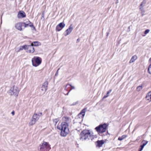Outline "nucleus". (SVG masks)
<instances>
[{"label": "nucleus", "mask_w": 151, "mask_h": 151, "mask_svg": "<svg viewBox=\"0 0 151 151\" xmlns=\"http://www.w3.org/2000/svg\"><path fill=\"white\" fill-rule=\"evenodd\" d=\"M149 61H151V58H150L149 59Z\"/></svg>", "instance_id": "obj_39"}, {"label": "nucleus", "mask_w": 151, "mask_h": 151, "mask_svg": "<svg viewBox=\"0 0 151 151\" xmlns=\"http://www.w3.org/2000/svg\"><path fill=\"white\" fill-rule=\"evenodd\" d=\"M117 2H116V4H117V3H118V0H117Z\"/></svg>", "instance_id": "obj_41"}, {"label": "nucleus", "mask_w": 151, "mask_h": 151, "mask_svg": "<svg viewBox=\"0 0 151 151\" xmlns=\"http://www.w3.org/2000/svg\"><path fill=\"white\" fill-rule=\"evenodd\" d=\"M143 148H144L142 146L140 145V148H139V150L140 151H142V150L143 149Z\"/></svg>", "instance_id": "obj_30"}, {"label": "nucleus", "mask_w": 151, "mask_h": 151, "mask_svg": "<svg viewBox=\"0 0 151 151\" xmlns=\"http://www.w3.org/2000/svg\"><path fill=\"white\" fill-rule=\"evenodd\" d=\"M50 149V145L48 143L44 141L42 145H40L38 148L39 151H49Z\"/></svg>", "instance_id": "obj_4"}, {"label": "nucleus", "mask_w": 151, "mask_h": 151, "mask_svg": "<svg viewBox=\"0 0 151 151\" xmlns=\"http://www.w3.org/2000/svg\"><path fill=\"white\" fill-rule=\"evenodd\" d=\"M127 137V136L126 135H123L121 137H119L118 138V140L120 141L122 140L123 139Z\"/></svg>", "instance_id": "obj_22"}, {"label": "nucleus", "mask_w": 151, "mask_h": 151, "mask_svg": "<svg viewBox=\"0 0 151 151\" xmlns=\"http://www.w3.org/2000/svg\"><path fill=\"white\" fill-rule=\"evenodd\" d=\"M70 86V89L68 91V92L66 94H65V95H68L69 94V93L70 92V91L71 90H72V89H75V87L74 86H72L71 84H68L66 86L65 88V90H66V87L67 86Z\"/></svg>", "instance_id": "obj_17"}, {"label": "nucleus", "mask_w": 151, "mask_h": 151, "mask_svg": "<svg viewBox=\"0 0 151 151\" xmlns=\"http://www.w3.org/2000/svg\"><path fill=\"white\" fill-rule=\"evenodd\" d=\"M42 115V113L41 112L35 113L33 116L32 121L29 123V125L32 126L35 124Z\"/></svg>", "instance_id": "obj_6"}, {"label": "nucleus", "mask_w": 151, "mask_h": 151, "mask_svg": "<svg viewBox=\"0 0 151 151\" xmlns=\"http://www.w3.org/2000/svg\"><path fill=\"white\" fill-rule=\"evenodd\" d=\"M23 26L22 22H18L15 25V27L16 29L19 31L22 30V27Z\"/></svg>", "instance_id": "obj_11"}, {"label": "nucleus", "mask_w": 151, "mask_h": 151, "mask_svg": "<svg viewBox=\"0 0 151 151\" xmlns=\"http://www.w3.org/2000/svg\"><path fill=\"white\" fill-rule=\"evenodd\" d=\"M148 141L146 140H143L142 141L141 143L142 144V145H141V146H142V147H144L148 143Z\"/></svg>", "instance_id": "obj_20"}, {"label": "nucleus", "mask_w": 151, "mask_h": 151, "mask_svg": "<svg viewBox=\"0 0 151 151\" xmlns=\"http://www.w3.org/2000/svg\"><path fill=\"white\" fill-rule=\"evenodd\" d=\"M66 119H67V120L69 119V118H68H68H67V119L66 118Z\"/></svg>", "instance_id": "obj_42"}, {"label": "nucleus", "mask_w": 151, "mask_h": 151, "mask_svg": "<svg viewBox=\"0 0 151 151\" xmlns=\"http://www.w3.org/2000/svg\"><path fill=\"white\" fill-rule=\"evenodd\" d=\"M150 30L149 29H146L144 32V34L145 35L147 34L150 32Z\"/></svg>", "instance_id": "obj_29"}, {"label": "nucleus", "mask_w": 151, "mask_h": 151, "mask_svg": "<svg viewBox=\"0 0 151 151\" xmlns=\"http://www.w3.org/2000/svg\"><path fill=\"white\" fill-rule=\"evenodd\" d=\"M57 128L61 130L60 135L61 136H66L69 132L68 125L65 122L62 123L60 126H57Z\"/></svg>", "instance_id": "obj_1"}, {"label": "nucleus", "mask_w": 151, "mask_h": 151, "mask_svg": "<svg viewBox=\"0 0 151 151\" xmlns=\"http://www.w3.org/2000/svg\"><path fill=\"white\" fill-rule=\"evenodd\" d=\"M65 26V24L64 22L60 23L56 27L55 30L56 31H60Z\"/></svg>", "instance_id": "obj_8"}, {"label": "nucleus", "mask_w": 151, "mask_h": 151, "mask_svg": "<svg viewBox=\"0 0 151 151\" xmlns=\"http://www.w3.org/2000/svg\"><path fill=\"white\" fill-rule=\"evenodd\" d=\"M137 55H135L133 56L131 58V60L129 61L130 63H132L135 60L137 59Z\"/></svg>", "instance_id": "obj_19"}, {"label": "nucleus", "mask_w": 151, "mask_h": 151, "mask_svg": "<svg viewBox=\"0 0 151 151\" xmlns=\"http://www.w3.org/2000/svg\"><path fill=\"white\" fill-rule=\"evenodd\" d=\"M41 43L38 41H34L32 42L31 44V45L33 46H37L41 45Z\"/></svg>", "instance_id": "obj_18"}, {"label": "nucleus", "mask_w": 151, "mask_h": 151, "mask_svg": "<svg viewBox=\"0 0 151 151\" xmlns=\"http://www.w3.org/2000/svg\"><path fill=\"white\" fill-rule=\"evenodd\" d=\"M111 91L112 90L111 89H110L109 91H108L107 92L106 94L104 96L103 98V99H104L108 97L109 96V94L111 92Z\"/></svg>", "instance_id": "obj_21"}, {"label": "nucleus", "mask_w": 151, "mask_h": 151, "mask_svg": "<svg viewBox=\"0 0 151 151\" xmlns=\"http://www.w3.org/2000/svg\"><path fill=\"white\" fill-rule=\"evenodd\" d=\"M138 151H140V150H138Z\"/></svg>", "instance_id": "obj_44"}, {"label": "nucleus", "mask_w": 151, "mask_h": 151, "mask_svg": "<svg viewBox=\"0 0 151 151\" xmlns=\"http://www.w3.org/2000/svg\"><path fill=\"white\" fill-rule=\"evenodd\" d=\"M19 91L18 88L15 86H14L10 88L8 93L10 96H17Z\"/></svg>", "instance_id": "obj_5"}, {"label": "nucleus", "mask_w": 151, "mask_h": 151, "mask_svg": "<svg viewBox=\"0 0 151 151\" xmlns=\"http://www.w3.org/2000/svg\"><path fill=\"white\" fill-rule=\"evenodd\" d=\"M139 9L141 11V13L142 16H143L144 15V13H145V10L143 8V7L140 6Z\"/></svg>", "instance_id": "obj_25"}, {"label": "nucleus", "mask_w": 151, "mask_h": 151, "mask_svg": "<svg viewBox=\"0 0 151 151\" xmlns=\"http://www.w3.org/2000/svg\"><path fill=\"white\" fill-rule=\"evenodd\" d=\"M11 113L12 114V115H13L14 114V111H13Z\"/></svg>", "instance_id": "obj_38"}, {"label": "nucleus", "mask_w": 151, "mask_h": 151, "mask_svg": "<svg viewBox=\"0 0 151 151\" xmlns=\"http://www.w3.org/2000/svg\"><path fill=\"white\" fill-rule=\"evenodd\" d=\"M48 85V82L47 81L43 83L42 85V87L44 88V90H45V92H46L47 90Z\"/></svg>", "instance_id": "obj_16"}, {"label": "nucleus", "mask_w": 151, "mask_h": 151, "mask_svg": "<svg viewBox=\"0 0 151 151\" xmlns=\"http://www.w3.org/2000/svg\"><path fill=\"white\" fill-rule=\"evenodd\" d=\"M146 98L148 100H149V99H151V91L148 93L146 96Z\"/></svg>", "instance_id": "obj_24"}, {"label": "nucleus", "mask_w": 151, "mask_h": 151, "mask_svg": "<svg viewBox=\"0 0 151 151\" xmlns=\"http://www.w3.org/2000/svg\"><path fill=\"white\" fill-rule=\"evenodd\" d=\"M150 68H151V63L149 65L147 71H149V70L150 69Z\"/></svg>", "instance_id": "obj_33"}, {"label": "nucleus", "mask_w": 151, "mask_h": 151, "mask_svg": "<svg viewBox=\"0 0 151 151\" xmlns=\"http://www.w3.org/2000/svg\"><path fill=\"white\" fill-rule=\"evenodd\" d=\"M44 12H43L42 13V16L41 18V19H43V20H44V19H45L44 17Z\"/></svg>", "instance_id": "obj_32"}, {"label": "nucleus", "mask_w": 151, "mask_h": 151, "mask_svg": "<svg viewBox=\"0 0 151 151\" xmlns=\"http://www.w3.org/2000/svg\"><path fill=\"white\" fill-rule=\"evenodd\" d=\"M148 72L150 74H151V69L150 70L149 69V71H148Z\"/></svg>", "instance_id": "obj_36"}, {"label": "nucleus", "mask_w": 151, "mask_h": 151, "mask_svg": "<svg viewBox=\"0 0 151 151\" xmlns=\"http://www.w3.org/2000/svg\"><path fill=\"white\" fill-rule=\"evenodd\" d=\"M106 34H107V35H107V36H108V34H109V33H106Z\"/></svg>", "instance_id": "obj_40"}, {"label": "nucleus", "mask_w": 151, "mask_h": 151, "mask_svg": "<svg viewBox=\"0 0 151 151\" xmlns=\"http://www.w3.org/2000/svg\"><path fill=\"white\" fill-rule=\"evenodd\" d=\"M23 26H24V28L28 27V26L30 27H33L34 29H35V27H34L33 23H31V24L28 23H25V22H22Z\"/></svg>", "instance_id": "obj_15"}, {"label": "nucleus", "mask_w": 151, "mask_h": 151, "mask_svg": "<svg viewBox=\"0 0 151 151\" xmlns=\"http://www.w3.org/2000/svg\"><path fill=\"white\" fill-rule=\"evenodd\" d=\"M105 142V141L103 140H98L96 142V143H97L96 147H101L102 145Z\"/></svg>", "instance_id": "obj_14"}, {"label": "nucleus", "mask_w": 151, "mask_h": 151, "mask_svg": "<svg viewBox=\"0 0 151 151\" xmlns=\"http://www.w3.org/2000/svg\"><path fill=\"white\" fill-rule=\"evenodd\" d=\"M78 104V102L73 103L72 104L70 105V106L75 105Z\"/></svg>", "instance_id": "obj_31"}, {"label": "nucleus", "mask_w": 151, "mask_h": 151, "mask_svg": "<svg viewBox=\"0 0 151 151\" xmlns=\"http://www.w3.org/2000/svg\"><path fill=\"white\" fill-rule=\"evenodd\" d=\"M60 68H59L58 70H57V71L56 73H55V76H57V75H58V70H59Z\"/></svg>", "instance_id": "obj_37"}, {"label": "nucleus", "mask_w": 151, "mask_h": 151, "mask_svg": "<svg viewBox=\"0 0 151 151\" xmlns=\"http://www.w3.org/2000/svg\"><path fill=\"white\" fill-rule=\"evenodd\" d=\"M142 89V86H139L137 87V89L138 91H140Z\"/></svg>", "instance_id": "obj_28"}, {"label": "nucleus", "mask_w": 151, "mask_h": 151, "mask_svg": "<svg viewBox=\"0 0 151 151\" xmlns=\"http://www.w3.org/2000/svg\"><path fill=\"white\" fill-rule=\"evenodd\" d=\"M26 51L27 52L30 53H33L34 51V48L31 45H27Z\"/></svg>", "instance_id": "obj_9"}, {"label": "nucleus", "mask_w": 151, "mask_h": 151, "mask_svg": "<svg viewBox=\"0 0 151 151\" xmlns=\"http://www.w3.org/2000/svg\"><path fill=\"white\" fill-rule=\"evenodd\" d=\"M26 47H27V45H26L20 47L19 49L18 50L17 52H19L21 50H22L23 49H24V50H26Z\"/></svg>", "instance_id": "obj_23"}, {"label": "nucleus", "mask_w": 151, "mask_h": 151, "mask_svg": "<svg viewBox=\"0 0 151 151\" xmlns=\"http://www.w3.org/2000/svg\"><path fill=\"white\" fill-rule=\"evenodd\" d=\"M17 16L18 18H22L25 17L26 15L24 12L22 11H20L18 12Z\"/></svg>", "instance_id": "obj_10"}, {"label": "nucleus", "mask_w": 151, "mask_h": 151, "mask_svg": "<svg viewBox=\"0 0 151 151\" xmlns=\"http://www.w3.org/2000/svg\"><path fill=\"white\" fill-rule=\"evenodd\" d=\"M86 108H84L81 111V112L78 114V116L79 118L81 117L83 118L85 116V113L86 111Z\"/></svg>", "instance_id": "obj_13"}, {"label": "nucleus", "mask_w": 151, "mask_h": 151, "mask_svg": "<svg viewBox=\"0 0 151 151\" xmlns=\"http://www.w3.org/2000/svg\"><path fill=\"white\" fill-rule=\"evenodd\" d=\"M93 136L91 134L89 130H84L81 133L80 139L82 141H88L91 139L92 141L94 139Z\"/></svg>", "instance_id": "obj_2"}, {"label": "nucleus", "mask_w": 151, "mask_h": 151, "mask_svg": "<svg viewBox=\"0 0 151 151\" xmlns=\"http://www.w3.org/2000/svg\"><path fill=\"white\" fill-rule=\"evenodd\" d=\"M44 88H43L42 87V86L41 87V90L42 91H44V93H45L46 92H45V90H44Z\"/></svg>", "instance_id": "obj_35"}, {"label": "nucleus", "mask_w": 151, "mask_h": 151, "mask_svg": "<svg viewBox=\"0 0 151 151\" xmlns=\"http://www.w3.org/2000/svg\"><path fill=\"white\" fill-rule=\"evenodd\" d=\"M146 3V1L145 0H143V1L142 2L140 5V6H144Z\"/></svg>", "instance_id": "obj_26"}, {"label": "nucleus", "mask_w": 151, "mask_h": 151, "mask_svg": "<svg viewBox=\"0 0 151 151\" xmlns=\"http://www.w3.org/2000/svg\"><path fill=\"white\" fill-rule=\"evenodd\" d=\"M25 23H28V24H31V23H32V22H30L28 20V21L25 22Z\"/></svg>", "instance_id": "obj_34"}, {"label": "nucleus", "mask_w": 151, "mask_h": 151, "mask_svg": "<svg viewBox=\"0 0 151 151\" xmlns=\"http://www.w3.org/2000/svg\"><path fill=\"white\" fill-rule=\"evenodd\" d=\"M78 40H79V39H77V41H78Z\"/></svg>", "instance_id": "obj_43"}, {"label": "nucleus", "mask_w": 151, "mask_h": 151, "mask_svg": "<svg viewBox=\"0 0 151 151\" xmlns=\"http://www.w3.org/2000/svg\"><path fill=\"white\" fill-rule=\"evenodd\" d=\"M59 119H58L56 118L54 119L53 120V122L55 123V124H56L58 122V121Z\"/></svg>", "instance_id": "obj_27"}, {"label": "nucleus", "mask_w": 151, "mask_h": 151, "mask_svg": "<svg viewBox=\"0 0 151 151\" xmlns=\"http://www.w3.org/2000/svg\"><path fill=\"white\" fill-rule=\"evenodd\" d=\"M107 125L106 123L101 124L95 128L96 130L99 134L105 132L106 130Z\"/></svg>", "instance_id": "obj_3"}, {"label": "nucleus", "mask_w": 151, "mask_h": 151, "mask_svg": "<svg viewBox=\"0 0 151 151\" xmlns=\"http://www.w3.org/2000/svg\"><path fill=\"white\" fill-rule=\"evenodd\" d=\"M32 65L36 67L41 64L42 59L39 57L34 56L32 59Z\"/></svg>", "instance_id": "obj_7"}, {"label": "nucleus", "mask_w": 151, "mask_h": 151, "mask_svg": "<svg viewBox=\"0 0 151 151\" xmlns=\"http://www.w3.org/2000/svg\"><path fill=\"white\" fill-rule=\"evenodd\" d=\"M73 29V25L71 24L69 27L65 31V32L66 34L65 35L66 36L69 35L72 31Z\"/></svg>", "instance_id": "obj_12"}]
</instances>
